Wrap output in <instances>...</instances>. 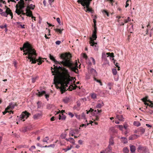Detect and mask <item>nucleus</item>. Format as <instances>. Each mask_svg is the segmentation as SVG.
<instances>
[{"label":"nucleus","instance_id":"obj_1","mask_svg":"<svg viewBox=\"0 0 153 153\" xmlns=\"http://www.w3.org/2000/svg\"><path fill=\"white\" fill-rule=\"evenodd\" d=\"M54 68L53 69H56L58 70L59 69L62 71V74L60 76H57L56 77L55 76H54V81L55 82H56L57 83H60L62 87L60 88L61 93L62 94L66 90V88L63 86H65L68 87V85L69 84L70 82L72 81L71 77L69 75L68 70L64 67H62L61 66H55L53 65Z\"/></svg>","mask_w":153,"mask_h":153},{"label":"nucleus","instance_id":"obj_2","mask_svg":"<svg viewBox=\"0 0 153 153\" xmlns=\"http://www.w3.org/2000/svg\"><path fill=\"white\" fill-rule=\"evenodd\" d=\"M49 57L51 60L54 62L56 65L59 64L61 65V64H62L64 66L69 68L72 71L76 73H78L77 63L76 62L75 64H73L71 62L70 59L71 57L70 54L67 53L62 54L60 56V57L63 60L60 62L56 60L54 57L50 54L49 55Z\"/></svg>","mask_w":153,"mask_h":153},{"label":"nucleus","instance_id":"obj_3","mask_svg":"<svg viewBox=\"0 0 153 153\" xmlns=\"http://www.w3.org/2000/svg\"><path fill=\"white\" fill-rule=\"evenodd\" d=\"M36 51L34 49L33 51V52H31L30 54L28 55V56L26 57V58H28L27 60L29 59V61L30 62H31L32 64H35L36 62H39L38 63L39 65L41 64L44 61L42 59V58L40 57H39L38 59H36Z\"/></svg>","mask_w":153,"mask_h":153},{"label":"nucleus","instance_id":"obj_4","mask_svg":"<svg viewBox=\"0 0 153 153\" xmlns=\"http://www.w3.org/2000/svg\"><path fill=\"white\" fill-rule=\"evenodd\" d=\"M20 49L21 50H23V52H25L24 54L27 55L30 54V53L31 52H33V51L34 49L28 43L24 44L23 47L22 48H20Z\"/></svg>","mask_w":153,"mask_h":153},{"label":"nucleus","instance_id":"obj_5","mask_svg":"<svg viewBox=\"0 0 153 153\" xmlns=\"http://www.w3.org/2000/svg\"><path fill=\"white\" fill-rule=\"evenodd\" d=\"M92 0H78L77 2L84 7L83 9L86 12H88L89 7Z\"/></svg>","mask_w":153,"mask_h":153},{"label":"nucleus","instance_id":"obj_6","mask_svg":"<svg viewBox=\"0 0 153 153\" xmlns=\"http://www.w3.org/2000/svg\"><path fill=\"white\" fill-rule=\"evenodd\" d=\"M6 10L5 11L3 12V10L0 8V12H1L0 14L2 16H3L6 17H7L8 15H10L11 16V19L13 18V14L11 10L7 6H5Z\"/></svg>","mask_w":153,"mask_h":153},{"label":"nucleus","instance_id":"obj_7","mask_svg":"<svg viewBox=\"0 0 153 153\" xmlns=\"http://www.w3.org/2000/svg\"><path fill=\"white\" fill-rule=\"evenodd\" d=\"M148 97L146 96L144 97L142 100L144 102V104L145 105H147V106H149L151 108L153 107V102L151 101L150 100H148Z\"/></svg>","mask_w":153,"mask_h":153},{"label":"nucleus","instance_id":"obj_8","mask_svg":"<svg viewBox=\"0 0 153 153\" xmlns=\"http://www.w3.org/2000/svg\"><path fill=\"white\" fill-rule=\"evenodd\" d=\"M30 115V114L26 111L22 112L19 116L21 120L24 121L29 117Z\"/></svg>","mask_w":153,"mask_h":153},{"label":"nucleus","instance_id":"obj_9","mask_svg":"<svg viewBox=\"0 0 153 153\" xmlns=\"http://www.w3.org/2000/svg\"><path fill=\"white\" fill-rule=\"evenodd\" d=\"M37 91H38V92L36 93V95H37L39 97H41L43 95L45 94V98L48 101V100L49 95L48 94H46L45 91H39V90H38Z\"/></svg>","mask_w":153,"mask_h":153},{"label":"nucleus","instance_id":"obj_10","mask_svg":"<svg viewBox=\"0 0 153 153\" xmlns=\"http://www.w3.org/2000/svg\"><path fill=\"white\" fill-rule=\"evenodd\" d=\"M138 152L139 153H146L148 151L146 146H139L137 149Z\"/></svg>","mask_w":153,"mask_h":153},{"label":"nucleus","instance_id":"obj_11","mask_svg":"<svg viewBox=\"0 0 153 153\" xmlns=\"http://www.w3.org/2000/svg\"><path fill=\"white\" fill-rule=\"evenodd\" d=\"M90 40L89 42L91 45L94 47V49L95 50H98V46L97 45V43L95 42L91 38H90Z\"/></svg>","mask_w":153,"mask_h":153},{"label":"nucleus","instance_id":"obj_12","mask_svg":"<svg viewBox=\"0 0 153 153\" xmlns=\"http://www.w3.org/2000/svg\"><path fill=\"white\" fill-rule=\"evenodd\" d=\"M113 138L114 137H113L111 136L109 139V145L108 146V149L109 150H111V146L114 145V142L113 141Z\"/></svg>","mask_w":153,"mask_h":153},{"label":"nucleus","instance_id":"obj_13","mask_svg":"<svg viewBox=\"0 0 153 153\" xmlns=\"http://www.w3.org/2000/svg\"><path fill=\"white\" fill-rule=\"evenodd\" d=\"M97 29H94L93 31V33L92 34V39L94 41L97 38Z\"/></svg>","mask_w":153,"mask_h":153},{"label":"nucleus","instance_id":"obj_14","mask_svg":"<svg viewBox=\"0 0 153 153\" xmlns=\"http://www.w3.org/2000/svg\"><path fill=\"white\" fill-rule=\"evenodd\" d=\"M15 105L14 104L12 103L9 104V105L6 108V110H8L9 109L12 110L14 108Z\"/></svg>","mask_w":153,"mask_h":153},{"label":"nucleus","instance_id":"obj_15","mask_svg":"<svg viewBox=\"0 0 153 153\" xmlns=\"http://www.w3.org/2000/svg\"><path fill=\"white\" fill-rule=\"evenodd\" d=\"M139 136L137 135L134 134L133 135H131L129 137V140H135L137 139V138L139 137Z\"/></svg>","mask_w":153,"mask_h":153},{"label":"nucleus","instance_id":"obj_16","mask_svg":"<svg viewBox=\"0 0 153 153\" xmlns=\"http://www.w3.org/2000/svg\"><path fill=\"white\" fill-rule=\"evenodd\" d=\"M42 115L41 113L36 114L33 115V118L35 120L38 119L42 117Z\"/></svg>","mask_w":153,"mask_h":153},{"label":"nucleus","instance_id":"obj_17","mask_svg":"<svg viewBox=\"0 0 153 153\" xmlns=\"http://www.w3.org/2000/svg\"><path fill=\"white\" fill-rule=\"evenodd\" d=\"M26 12V15L27 16L31 17L32 15V12L29 10L27 8H26L25 10Z\"/></svg>","mask_w":153,"mask_h":153},{"label":"nucleus","instance_id":"obj_18","mask_svg":"<svg viewBox=\"0 0 153 153\" xmlns=\"http://www.w3.org/2000/svg\"><path fill=\"white\" fill-rule=\"evenodd\" d=\"M90 71L91 74L94 76V78L97 76V73L96 71L93 68L91 69Z\"/></svg>","mask_w":153,"mask_h":153},{"label":"nucleus","instance_id":"obj_19","mask_svg":"<svg viewBox=\"0 0 153 153\" xmlns=\"http://www.w3.org/2000/svg\"><path fill=\"white\" fill-rule=\"evenodd\" d=\"M65 140L67 141L70 142L71 143L74 144H75V140L72 137H70L68 138H66Z\"/></svg>","mask_w":153,"mask_h":153},{"label":"nucleus","instance_id":"obj_20","mask_svg":"<svg viewBox=\"0 0 153 153\" xmlns=\"http://www.w3.org/2000/svg\"><path fill=\"white\" fill-rule=\"evenodd\" d=\"M23 9H16V10L15 11V12L16 13H17L18 15H20L22 13H23Z\"/></svg>","mask_w":153,"mask_h":153},{"label":"nucleus","instance_id":"obj_21","mask_svg":"<svg viewBox=\"0 0 153 153\" xmlns=\"http://www.w3.org/2000/svg\"><path fill=\"white\" fill-rule=\"evenodd\" d=\"M101 111V110H99L98 109L94 110L93 115L94 116H98L99 114Z\"/></svg>","mask_w":153,"mask_h":153},{"label":"nucleus","instance_id":"obj_22","mask_svg":"<svg viewBox=\"0 0 153 153\" xmlns=\"http://www.w3.org/2000/svg\"><path fill=\"white\" fill-rule=\"evenodd\" d=\"M116 119H118L119 120L122 121H124L122 115H117L116 116Z\"/></svg>","mask_w":153,"mask_h":153},{"label":"nucleus","instance_id":"obj_23","mask_svg":"<svg viewBox=\"0 0 153 153\" xmlns=\"http://www.w3.org/2000/svg\"><path fill=\"white\" fill-rule=\"evenodd\" d=\"M66 117L65 115H63V114H59V119L65 120L66 119Z\"/></svg>","mask_w":153,"mask_h":153},{"label":"nucleus","instance_id":"obj_24","mask_svg":"<svg viewBox=\"0 0 153 153\" xmlns=\"http://www.w3.org/2000/svg\"><path fill=\"white\" fill-rule=\"evenodd\" d=\"M130 151L131 152H134L135 151V147L134 146L130 145Z\"/></svg>","mask_w":153,"mask_h":153},{"label":"nucleus","instance_id":"obj_25","mask_svg":"<svg viewBox=\"0 0 153 153\" xmlns=\"http://www.w3.org/2000/svg\"><path fill=\"white\" fill-rule=\"evenodd\" d=\"M17 25H18V27H21L22 28H25V25H21V22H17L16 23Z\"/></svg>","mask_w":153,"mask_h":153},{"label":"nucleus","instance_id":"obj_26","mask_svg":"<svg viewBox=\"0 0 153 153\" xmlns=\"http://www.w3.org/2000/svg\"><path fill=\"white\" fill-rule=\"evenodd\" d=\"M37 108H41L43 107L42 103L40 101H38L37 102Z\"/></svg>","mask_w":153,"mask_h":153},{"label":"nucleus","instance_id":"obj_27","mask_svg":"<svg viewBox=\"0 0 153 153\" xmlns=\"http://www.w3.org/2000/svg\"><path fill=\"white\" fill-rule=\"evenodd\" d=\"M71 130L69 132V135L70 136H74V135L75 134V133L74 131V130L72 129H70Z\"/></svg>","mask_w":153,"mask_h":153},{"label":"nucleus","instance_id":"obj_28","mask_svg":"<svg viewBox=\"0 0 153 153\" xmlns=\"http://www.w3.org/2000/svg\"><path fill=\"white\" fill-rule=\"evenodd\" d=\"M139 132H140L141 134H143L145 131V129L143 128L140 127L138 128Z\"/></svg>","mask_w":153,"mask_h":153},{"label":"nucleus","instance_id":"obj_29","mask_svg":"<svg viewBox=\"0 0 153 153\" xmlns=\"http://www.w3.org/2000/svg\"><path fill=\"white\" fill-rule=\"evenodd\" d=\"M35 7V5H33V4H31L29 6H27V8L33 10L34 9Z\"/></svg>","mask_w":153,"mask_h":153},{"label":"nucleus","instance_id":"obj_30","mask_svg":"<svg viewBox=\"0 0 153 153\" xmlns=\"http://www.w3.org/2000/svg\"><path fill=\"white\" fill-rule=\"evenodd\" d=\"M106 54L108 55V56H109L110 57H111V58H113L114 57V54L113 53H106Z\"/></svg>","mask_w":153,"mask_h":153},{"label":"nucleus","instance_id":"obj_31","mask_svg":"<svg viewBox=\"0 0 153 153\" xmlns=\"http://www.w3.org/2000/svg\"><path fill=\"white\" fill-rule=\"evenodd\" d=\"M113 83L112 82H109L107 85V88H108L109 89L111 90L113 86Z\"/></svg>","mask_w":153,"mask_h":153},{"label":"nucleus","instance_id":"obj_32","mask_svg":"<svg viewBox=\"0 0 153 153\" xmlns=\"http://www.w3.org/2000/svg\"><path fill=\"white\" fill-rule=\"evenodd\" d=\"M67 135V134L66 132H65L64 133L62 134L60 136L62 139H65Z\"/></svg>","mask_w":153,"mask_h":153},{"label":"nucleus","instance_id":"obj_33","mask_svg":"<svg viewBox=\"0 0 153 153\" xmlns=\"http://www.w3.org/2000/svg\"><path fill=\"white\" fill-rule=\"evenodd\" d=\"M123 153H128L129 150L127 147H124L123 149Z\"/></svg>","mask_w":153,"mask_h":153},{"label":"nucleus","instance_id":"obj_34","mask_svg":"<svg viewBox=\"0 0 153 153\" xmlns=\"http://www.w3.org/2000/svg\"><path fill=\"white\" fill-rule=\"evenodd\" d=\"M69 100L70 99L69 98L65 97L63 99V101L65 103H67L69 101Z\"/></svg>","mask_w":153,"mask_h":153},{"label":"nucleus","instance_id":"obj_35","mask_svg":"<svg viewBox=\"0 0 153 153\" xmlns=\"http://www.w3.org/2000/svg\"><path fill=\"white\" fill-rule=\"evenodd\" d=\"M109 131H111L113 133H117V131L114 127H111L109 129Z\"/></svg>","mask_w":153,"mask_h":153},{"label":"nucleus","instance_id":"obj_36","mask_svg":"<svg viewBox=\"0 0 153 153\" xmlns=\"http://www.w3.org/2000/svg\"><path fill=\"white\" fill-rule=\"evenodd\" d=\"M72 146L71 145L70 147L69 146H68L67 148L64 149H63V150H64L65 152H66L67 151L70 150L72 148Z\"/></svg>","mask_w":153,"mask_h":153},{"label":"nucleus","instance_id":"obj_37","mask_svg":"<svg viewBox=\"0 0 153 153\" xmlns=\"http://www.w3.org/2000/svg\"><path fill=\"white\" fill-rule=\"evenodd\" d=\"M133 124L134 126H139L140 125V123L138 121H134Z\"/></svg>","mask_w":153,"mask_h":153},{"label":"nucleus","instance_id":"obj_38","mask_svg":"<svg viewBox=\"0 0 153 153\" xmlns=\"http://www.w3.org/2000/svg\"><path fill=\"white\" fill-rule=\"evenodd\" d=\"M91 97L92 98L94 99H96L97 97L96 94L94 93L91 94Z\"/></svg>","mask_w":153,"mask_h":153},{"label":"nucleus","instance_id":"obj_39","mask_svg":"<svg viewBox=\"0 0 153 153\" xmlns=\"http://www.w3.org/2000/svg\"><path fill=\"white\" fill-rule=\"evenodd\" d=\"M19 4V9H21V10L23 9L25 7L24 6V4Z\"/></svg>","mask_w":153,"mask_h":153},{"label":"nucleus","instance_id":"obj_40","mask_svg":"<svg viewBox=\"0 0 153 153\" xmlns=\"http://www.w3.org/2000/svg\"><path fill=\"white\" fill-rule=\"evenodd\" d=\"M81 119L86 120L85 114L84 113H82L81 115Z\"/></svg>","mask_w":153,"mask_h":153},{"label":"nucleus","instance_id":"obj_41","mask_svg":"<svg viewBox=\"0 0 153 153\" xmlns=\"http://www.w3.org/2000/svg\"><path fill=\"white\" fill-rule=\"evenodd\" d=\"M49 140V138L48 137H45L43 140V142H46L48 143L47 141Z\"/></svg>","mask_w":153,"mask_h":153},{"label":"nucleus","instance_id":"obj_42","mask_svg":"<svg viewBox=\"0 0 153 153\" xmlns=\"http://www.w3.org/2000/svg\"><path fill=\"white\" fill-rule=\"evenodd\" d=\"M53 105L52 104H48L47 105V108L48 109H50L53 108Z\"/></svg>","mask_w":153,"mask_h":153},{"label":"nucleus","instance_id":"obj_43","mask_svg":"<svg viewBox=\"0 0 153 153\" xmlns=\"http://www.w3.org/2000/svg\"><path fill=\"white\" fill-rule=\"evenodd\" d=\"M93 22L94 23V29H97V27H96V19H93Z\"/></svg>","mask_w":153,"mask_h":153},{"label":"nucleus","instance_id":"obj_44","mask_svg":"<svg viewBox=\"0 0 153 153\" xmlns=\"http://www.w3.org/2000/svg\"><path fill=\"white\" fill-rule=\"evenodd\" d=\"M38 78V77L37 76L33 77L32 79V82L34 83Z\"/></svg>","mask_w":153,"mask_h":153},{"label":"nucleus","instance_id":"obj_45","mask_svg":"<svg viewBox=\"0 0 153 153\" xmlns=\"http://www.w3.org/2000/svg\"><path fill=\"white\" fill-rule=\"evenodd\" d=\"M112 72L114 75H115L117 73V69L116 68H113L112 70Z\"/></svg>","mask_w":153,"mask_h":153},{"label":"nucleus","instance_id":"obj_46","mask_svg":"<svg viewBox=\"0 0 153 153\" xmlns=\"http://www.w3.org/2000/svg\"><path fill=\"white\" fill-rule=\"evenodd\" d=\"M102 60H105V54L104 52L102 53Z\"/></svg>","mask_w":153,"mask_h":153},{"label":"nucleus","instance_id":"obj_47","mask_svg":"<svg viewBox=\"0 0 153 153\" xmlns=\"http://www.w3.org/2000/svg\"><path fill=\"white\" fill-rule=\"evenodd\" d=\"M88 12H90L91 13H93L94 12V10H93L91 8L89 7V6Z\"/></svg>","mask_w":153,"mask_h":153},{"label":"nucleus","instance_id":"obj_48","mask_svg":"<svg viewBox=\"0 0 153 153\" xmlns=\"http://www.w3.org/2000/svg\"><path fill=\"white\" fill-rule=\"evenodd\" d=\"M117 128H118L120 130H123V126L122 125H117Z\"/></svg>","mask_w":153,"mask_h":153},{"label":"nucleus","instance_id":"obj_49","mask_svg":"<svg viewBox=\"0 0 153 153\" xmlns=\"http://www.w3.org/2000/svg\"><path fill=\"white\" fill-rule=\"evenodd\" d=\"M54 30L56 32H59V33H62V30H60V29H57V28L55 29H54Z\"/></svg>","mask_w":153,"mask_h":153},{"label":"nucleus","instance_id":"obj_50","mask_svg":"<svg viewBox=\"0 0 153 153\" xmlns=\"http://www.w3.org/2000/svg\"><path fill=\"white\" fill-rule=\"evenodd\" d=\"M102 106V104L99 103L96 106V108H100Z\"/></svg>","mask_w":153,"mask_h":153},{"label":"nucleus","instance_id":"obj_51","mask_svg":"<svg viewBox=\"0 0 153 153\" xmlns=\"http://www.w3.org/2000/svg\"><path fill=\"white\" fill-rule=\"evenodd\" d=\"M36 147L34 146H32L30 149L29 150L30 151H33V150L35 149Z\"/></svg>","mask_w":153,"mask_h":153},{"label":"nucleus","instance_id":"obj_52","mask_svg":"<svg viewBox=\"0 0 153 153\" xmlns=\"http://www.w3.org/2000/svg\"><path fill=\"white\" fill-rule=\"evenodd\" d=\"M94 80L96 81L97 82H99L100 83V85H102V83H101V82L100 80L97 79L95 77H94Z\"/></svg>","mask_w":153,"mask_h":153},{"label":"nucleus","instance_id":"obj_53","mask_svg":"<svg viewBox=\"0 0 153 153\" xmlns=\"http://www.w3.org/2000/svg\"><path fill=\"white\" fill-rule=\"evenodd\" d=\"M75 116L76 118L78 119H81V115H80L76 114Z\"/></svg>","mask_w":153,"mask_h":153},{"label":"nucleus","instance_id":"obj_54","mask_svg":"<svg viewBox=\"0 0 153 153\" xmlns=\"http://www.w3.org/2000/svg\"><path fill=\"white\" fill-rule=\"evenodd\" d=\"M82 54V56L83 58H85V59H87L88 58V56L85 53H83Z\"/></svg>","mask_w":153,"mask_h":153},{"label":"nucleus","instance_id":"obj_55","mask_svg":"<svg viewBox=\"0 0 153 153\" xmlns=\"http://www.w3.org/2000/svg\"><path fill=\"white\" fill-rule=\"evenodd\" d=\"M95 117H94V118H93V120H94V121L97 120L99 119V117L98 116H94Z\"/></svg>","mask_w":153,"mask_h":153},{"label":"nucleus","instance_id":"obj_56","mask_svg":"<svg viewBox=\"0 0 153 153\" xmlns=\"http://www.w3.org/2000/svg\"><path fill=\"white\" fill-rule=\"evenodd\" d=\"M89 125L88 123H86V124H82V125L81 126V127H86V126H88Z\"/></svg>","mask_w":153,"mask_h":153},{"label":"nucleus","instance_id":"obj_57","mask_svg":"<svg viewBox=\"0 0 153 153\" xmlns=\"http://www.w3.org/2000/svg\"><path fill=\"white\" fill-rule=\"evenodd\" d=\"M128 127V126L127 124H125L124 125L123 128H124L126 130H127V128Z\"/></svg>","mask_w":153,"mask_h":153},{"label":"nucleus","instance_id":"obj_58","mask_svg":"<svg viewBox=\"0 0 153 153\" xmlns=\"http://www.w3.org/2000/svg\"><path fill=\"white\" fill-rule=\"evenodd\" d=\"M57 22L60 25L61 21L60 19L59 18H57L56 19Z\"/></svg>","mask_w":153,"mask_h":153},{"label":"nucleus","instance_id":"obj_59","mask_svg":"<svg viewBox=\"0 0 153 153\" xmlns=\"http://www.w3.org/2000/svg\"><path fill=\"white\" fill-rule=\"evenodd\" d=\"M6 27H7V25L6 24H5V25H4L0 26V27L1 29L4 28H6Z\"/></svg>","mask_w":153,"mask_h":153},{"label":"nucleus","instance_id":"obj_60","mask_svg":"<svg viewBox=\"0 0 153 153\" xmlns=\"http://www.w3.org/2000/svg\"><path fill=\"white\" fill-rule=\"evenodd\" d=\"M68 114L71 117H73L74 116V115L71 112H68Z\"/></svg>","mask_w":153,"mask_h":153},{"label":"nucleus","instance_id":"obj_61","mask_svg":"<svg viewBox=\"0 0 153 153\" xmlns=\"http://www.w3.org/2000/svg\"><path fill=\"white\" fill-rule=\"evenodd\" d=\"M94 110L93 109H92V108H90V110H89V112H91L92 113V114L93 115V112L94 111Z\"/></svg>","mask_w":153,"mask_h":153},{"label":"nucleus","instance_id":"obj_62","mask_svg":"<svg viewBox=\"0 0 153 153\" xmlns=\"http://www.w3.org/2000/svg\"><path fill=\"white\" fill-rule=\"evenodd\" d=\"M54 0H48V2L49 4L51 5L52 3L54 1Z\"/></svg>","mask_w":153,"mask_h":153},{"label":"nucleus","instance_id":"obj_63","mask_svg":"<svg viewBox=\"0 0 153 153\" xmlns=\"http://www.w3.org/2000/svg\"><path fill=\"white\" fill-rule=\"evenodd\" d=\"M19 4H24V1L23 0H20V1L18 2Z\"/></svg>","mask_w":153,"mask_h":153},{"label":"nucleus","instance_id":"obj_64","mask_svg":"<svg viewBox=\"0 0 153 153\" xmlns=\"http://www.w3.org/2000/svg\"><path fill=\"white\" fill-rule=\"evenodd\" d=\"M61 43V41H57L56 42V44L57 45H59Z\"/></svg>","mask_w":153,"mask_h":153}]
</instances>
